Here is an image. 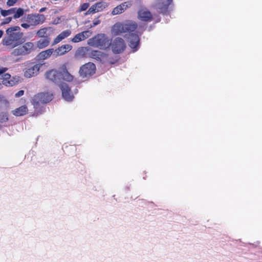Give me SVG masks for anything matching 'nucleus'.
<instances>
[{"label": "nucleus", "mask_w": 262, "mask_h": 262, "mask_svg": "<svg viewBox=\"0 0 262 262\" xmlns=\"http://www.w3.org/2000/svg\"><path fill=\"white\" fill-rule=\"evenodd\" d=\"M24 10L22 8H18L15 13L13 15V17L14 18H19L20 16H23L24 14Z\"/></svg>", "instance_id": "nucleus-33"}, {"label": "nucleus", "mask_w": 262, "mask_h": 262, "mask_svg": "<svg viewBox=\"0 0 262 262\" xmlns=\"http://www.w3.org/2000/svg\"><path fill=\"white\" fill-rule=\"evenodd\" d=\"M34 49V44L32 42H27L22 46H18L11 52L12 56H25L31 53Z\"/></svg>", "instance_id": "nucleus-6"}, {"label": "nucleus", "mask_w": 262, "mask_h": 262, "mask_svg": "<svg viewBox=\"0 0 262 262\" xmlns=\"http://www.w3.org/2000/svg\"><path fill=\"white\" fill-rule=\"evenodd\" d=\"M60 88L62 92L63 98L67 101H72L74 97L69 85L64 82L61 83L60 85Z\"/></svg>", "instance_id": "nucleus-9"}, {"label": "nucleus", "mask_w": 262, "mask_h": 262, "mask_svg": "<svg viewBox=\"0 0 262 262\" xmlns=\"http://www.w3.org/2000/svg\"><path fill=\"white\" fill-rule=\"evenodd\" d=\"M81 33H83V36H84L83 37H85V39L89 37L92 34V33L90 31H84L81 32Z\"/></svg>", "instance_id": "nucleus-37"}, {"label": "nucleus", "mask_w": 262, "mask_h": 262, "mask_svg": "<svg viewBox=\"0 0 262 262\" xmlns=\"http://www.w3.org/2000/svg\"><path fill=\"white\" fill-rule=\"evenodd\" d=\"M50 42V37L42 38L37 41L36 45L39 49H43L49 46Z\"/></svg>", "instance_id": "nucleus-24"}, {"label": "nucleus", "mask_w": 262, "mask_h": 262, "mask_svg": "<svg viewBox=\"0 0 262 262\" xmlns=\"http://www.w3.org/2000/svg\"><path fill=\"white\" fill-rule=\"evenodd\" d=\"M112 33L114 35H119L125 33L124 24L117 23L113 25L112 29Z\"/></svg>", "instance_id": "nucleus-20"}, {"label": "nucleus", "mask_w": 262, "mask_h": 262, "mask_svg": "<svg viewBox=\"0 0 262 262\" xmlns=\"http://www.w3.org/2000/svg\"><path fill=\"white\" fill-rule=\"evenodd\" d=\"M24 94V91L20 90L15 94V97L16 98L19 97Z\"/></svg>", "instance_id": "nucleus-40"}, {"label": "nucleus", "mask_w": 262, "mask_h": 262, "mask_svg": "<svg viewBox=\"0 0 262 262\" xmlns=\"http://www.w3.org/2000/svg\"><path fill=\"white\" fill-rule=\"evenodd\" d=\"M28 111V110L27 106L22 105L12 111V114L15 116L19 117L26 115Z\"/></svg>", "instance_id": "nucleus-22"}, {"label": "nucleus", "mask_w": 262, "mask_h": 262, "mask_svg": "<svg viewBox=\"0 0 262 262\" xmlns=\"http://www.w3.org/2000/svg\"><path fill=\"white\" fill-rule=\"evenodd\" d=\"M8 69L7 68H5V67L1 68H0V75H2V74H4V73H5L8 70Z\"/></svg>", "instance_id": "nucleus-41"}, {"label": "nucleus", "mask_w": 262, "mask_h": 262, "mask_svg": "<svg viewBox=\"0 0 262 262\" xmlns=\"http://www.w3.org/2000/svg\"><path fill=\"white\" fill-rule=\"evenodd\" d=\"M96 12H98V11L97 10L96 7L95 6V4L93 5L89 9V10L84 13L85 15H87L91 14H94Z\"/></svg>", "instance_id": "nucleus-29"}, {"label": "nucleus", "mask_w": 262, "mask_h": 262, "mask_svg": "<svg viewBox=\"0 0 262 262\" xmlns=\"http://www.w3.org/2000/svg\"><path fill=\"white\" fill-rule=\"evenodd\" d=\"M46 10V7H43V8H41L40 10H39V12H44L45 10Z\"/></svg>", "instance_id": "nucleus-42"}, {"label": "nucleus", "mask_w": 262, "mask_h": 262, "mask_svg": "<svg viewBox=\"0 0 262 262\" xmlns=\"http://www.w3.org/2000/svg\"><path fill=\"white\" fill-rule=\"evenodd\" d=\"M4 32L2 30H0V38L2 37Z\"/></svg>", "instance_id": "nucleus-43"}, {"label": "nucleus", "mask_w": 262, "mask_h": 262, "mask_svg": "<svg viewBox=\"0 0 262 262\" xmlns=\"http://www.w3.org/2000/svg\"><path fill=\"white\" fill-rule=\"evenodd\" d=\"M59 70H60L61 80L62 79L67 82H72L73 80L74 76L69 72L66 63L61 65Z\"/></svg>", "instance_id": "nucleus-11"}, {"label": "nucleus", "mask_w": 262, "mask_h": 262, "mask_svg": "<svg viewBox=\"0 0 262 262\" xmlns=\"http://www.w3.org/2000/svg\"><path fill=\"white\" fill-rule=\"evenodd\" d=\"M132 5V3L130 1L122 3L114 8L112 12V14L115 15L121 14L127 8H130Z\"/></svg>", "instance_id": "nucleus-15"}, {"label": "nucleus", "mask_w": 262, "mask_h": 262, "mask_svg": "<svg viewBox=\"0 0 262 262\" xmlns=\"http://www.w3.org/2000/svg\"><path fill=\"white\" fill-rule=\"evenodd\" d=\"M23 33L20 32L19 26H14L8 28L6 34L2 41V44L9 50L14 49L22 44Z\"/></svg>", "instance_id": "nucleus-1"}, {"label": "nucleus", "mask_w": 262, "mask_h": 262, "mask_svg": "<svg viewBox=\"0 0 262 262\" xmlns=\"http://www.w3.org/2000/svg\"><path fill=\"white\" fill-rule=\"evenodd\" d=\"M8 101L6 99L5 97L0 95V105L3 104H8Z\"/></svg>", "instance_id": "nucleus-36"}, {"label": "nucleus", "mask_w": 262, "mask_h": 262, "mask_svg": "<svg viewBox=\"0 0 262 262\" xmlns=\"http://www.w3.org/2000/svg\"><path fill=\"white\" fill-rule=\"evenodd\" d=\"M71 33V31L69 29L62 31L54 39L52 46H53L58 44L63 39L69 36Z\"/></svg>", "instance_id": "nucleus-19"}, {"label": "nucleus", "mask_w": 262, "mask_h": 262, "mask_svg": "<svg viewBox=\"0 0 262 262\" xmlns=\"http://www.w3.org/2000/svg\"><path fill=\"white\" fill-rule=\"evenodd\" d=\"M16 9V8H14L7 10H2L1 14L4 16H6L7 15L12 14Z\"/></svg>", "instance_id": "nucleus-31"}, {"label": "nucleus", "mask_w": 262, "mask_h": 262, "mask_svg": "<svg viewBox=\"0 0 262 262\" xmlns=\"http://www.w3.org/2000/svg\"><path fill=\"white\" fill-rule=\"evenodd\" d=\"M112 50L113 53L119 54L123 52L126 48L124 40L121 37H116L111 42Z\"/></svg>", "instance_id": "nucleus-8"}, {"label": "nucleus", "mask_w": 262, "mask_h": 262, "mask_svg": "<svg viewBox=\"0 0 262 262\" xmlns=\"http://www.w3.org/2000/svg\"><path fill=\"white\" fill-rule=\"evenodd\" d=\"M22 20L26 23L21 24V27L28 29L31 26L35 27L43 24L46 20V17L43 14L39 13L29 14L25 15Z\"/></svg>", "instance_id": "nucleus-2"}, {"label": "nucleus", "mask_w": 262, "mask_h": 262, "mask_svg": "<svg viewBox=\"0 0 262 262\" xmlns=\"http://www.w3.org/2000/svg\"><path fill=\"white\" fill-rule=\"evenodd\" d=\"M172 3V0H166V3H159L157 5L158 7L160 13L163 15H167L169 14V7Z\"/></svg>", "instance_id": "nucleus-18"}, {"label": "nucleus", "mask_w": 262, "mask_h": 262, "mask_svg": "<svg viewBox=\"0 0 262 262\" xmlns=\"http://www.w3.org/2000/svg\"><path fill=\"white\" fill-rule=\"evenodd\" d=\"M53 32L54 29L52 27H44L39 29L36 32V35L39 38L50 37Z\"/></svg>", "instance_id": "nucleus-17"}, {"label": "nucleus", "mask_w": 262, "mask_h": 262, "mask_svg": "<svg viewBox=\"0 0 262 262\" xmlns=\"http://www.w3.org/2000/svg\"><path fill=\"white\" fill-rule=\"evenodd\" d=\"M18 0H8L7 2V5L8 6H13Z\"/></svg>", "instance_id": "nucleus-38"}, {"label": "nucleus", "mask_w": 262, "mask_h": 262, "mask_svg": "<svg viewBox=\"0 0 262 262\" xmlns=\"http://www.w3.org/2000/svg\"><path fill=\"white\" fill-rule=\"evenodd\" d=\"M100 16H98L97 17L95 18L93 21V24H91L90 26V28H92L93 27H94L95 26L100 24L101 23V20L99 19Z\"/></svg>", "instance_id": "nucleus-35"}, {"label": "nucleus", "mask_w": 262, "mask_h": 262, "mask_svg": "<svg viewBox=\"0 0 262 262\" xmlns=\"http://www.w3.org/2000/svg\"><path fill=\"white\" fill-rule=\"evenodd\" d=\"M21 81V78L20 76H15L11 77L10 81L7 82V86H12L18 84Z\"/></svg>", "instance_id": "nucleus-25"}, {"label": "nucleus", "mask_w": 262, "mask_h": 262, "mask_svg": "<svg viewBox=\"0 0 262 262\" xmlns=\"http://www.w3.org/2000/svg\"><path fill=\"white\" fill-rule=\"evenodd\" d=\"M140 44V38L138 34L131 33L129 36L128 45L134 52L138 50Z\"/></svg>", "instance_id": "nucleus-14"}, {"label": "nucleus", "mask_w": 262, "mask_h": 262, "mask_svg": "<svg viewBox=\"0 0 262 262\" xmlns=\"http://www.w3.org/2000/svg\"><path fill=\"white\" fill-rule=\"evenodd\" d=\"M53 99V93L46 92L35 95L31 100V103L36 110H40L42 105L50 102Z\"/></svg>", "instance_id": "nucleus-3"}, {"label": "nucleus", "mask_w": 262, "mask_h": 262, "mask_svg": "<svg viewBox=\"0 0 262 262\" xmlns=\"http://www.w3.org/2000/svg\"><path fill=\"white\" fill-rule=\"evenodd\" d=\"M34 49V44L32 42H27L22 46H18L11 52L12 56H25L31 53Z\"/></svg>", "instance_id": "nucleus-5"}, {"label": "nucleus", "mask_w": 262, "mask_h": 262, "mask_svg": "<svg viewBox=\"0 0 262 262\" xmlns=\"http://www.w3.org/2000/svg\"><path fill=\"white\" fill-rule=\"evenodd\" d=\"M41 64L37 63L30 68H28L24 70V76L26 78H31L36 76L39 72Z\"/></svg>", "instance_id": "nucleus-12"}, {"label": "nucleus", "mask_w": 262, "mask_h": 262, "mask_svg": "<svg viewBox=\"0 0 262 262\" xmlns=\"http://www.w3.org/2000/svg\"><path fill=\"white\" fill-rule=\"evenodd\" d=\"M138 18L142 21H151L152 20L151 13L146 8L140 9L138 12Z\"/></svg>", "instance_id": "nucleus-13"}, {"label": "nucleus", "mask_w": 262, "mask_h": 262, "mask_svg": "<svg viewBox=\"0 0 262 262\" xmlns=\"http://www.w3.org/2000/svg\"><path fill=\"white\" fill-rule=\"evenodd\" d=\"M46 77L47 79L55 83H58L61 81V75H60V70L59 71L52 69L46 73Z\"/></svg>", "instance_id": "nucleus-10"}, {"label": "nucleus", "mask_w": 262, "mask_h": 262, "mask_svg": "<svg viewBox=\"0 0 262 262\" xmlns=\"http://www.w3.org/2000/svg\"><path fill=\"white\" fill-rule=\"evenodd\" d=\"M9 120L8 115L6 113H2L0 114V122L4 123L8 121Z\"/></svg>", "instance_id": "nucleus-32"}, {"label": "nucleus", "mask_w": 262, "mask_h": 262, "mask_svg": "<svg viewBox=\"0 0 262 262\" xmlns=\"http://www.w3.org/2000/svg\"><path fill=\"white\" fill-rule=\"evenodd\" d=\"M89 41L92 46L102 50L108 48L111 45L110 39L104 34H98L91 38Z\"/></svg>", "instance_id": "nucleus-4"}, {"label": "nucleus", "mask_w": 262, "mask_h": 262, "mask_svg": "<svg viewBox=\"0 0 262 262\" xmlns=\"http://www.w3.org/2000/svg\"><path fill=\"white\" fill-rule=\"evenodd\" d=\"M83 33H78L77 34H76L72 39H71V41L73 42H80L81 41H82V40H84L85 39V37H83Z\"/></svg>", "instance_id": "nucleus-26"}, {"label": "nucleus", "mask_w": 262, "mask_h": 262, "mask_svg": "<svg viewBox=\"0 0 262 262\" xmlns=\"http://www.w3.org/2000/svg\"><path fill=\"white\" fill-rule=\"evenodd\" d=\"M11 78V76L10 74L8 73L4 74L3 76V83L6 86H7V82L10 81Z\"/></svg>", "instance_id": "nucleus-30"}, {"label": "nucleus", "mask_w": 262, "mask_h": 262, "mask_svg": "<svg viewBox=\"0 0 262 262\" xmlns=\"http://www.w3.org/2000/svg\"><path fill=\"white\" fill-rule=\"evenodd\" d=\"M95 4L98 12L102 11L107 6V4L103 2H98Z\"/></svg>", "instance_id": "nucleus-28"}, {"label": "nucleus", "mask_w": 262, "mask_h": 262, "mask_svg": "<svg viewBox=\"0 0 262 262\" xmlns=\"http://www.w3.org/2000/svg\"><path fill=\"white\" fill-rule=\"evenodd\" d=\"M12 20V18L11 17H8L6 18L4 21L2 23L1 25H5L9 24Z\"/></svg>", "instance_id": "nucleus-39"}, {"label": "nucleus", "mask_w": 262, "mask_h": 262, "mask_svg": "<svg viewBox=\"0 0 262 262\" xmlns=\"http://www.w3.org/2000/svg\"><path fill=\"white\" fill-rule=\"evenodd\" d=\"M124 32H131L134 31L138 27L137 24L135 21H128L124 24Z\"/></svg>", "instance_id": "nucleus-21"}, {"label": "nucleus", "mask_w": 262, "mask_h": 262, "mask_svg": "<svg viewBox=\"0 0 262 262\" xmlns=\"http://www.w3.org/2000/svg\"><path fill=\"white\" fill-rule=\"evenodd\" d=\"M91 57L98 60H100L102 57V53L99 51L94 50L90 53Z\"/></svg>", "instance_id": "nucleus-27"}, {"label": "nucleus", "mask_w": 262, "mask_h": 262, "mask_svg": "<svg viewBox=\"0 0 262 262\" xmlns=\"http://www.w3.org/2000/svg\"><path fill=\"white\" fill-rule=\"evenodd\" d=\"M54 49H49L40 52L38 54V57L40 59L45 60L49 58L52 54L54 55Z\"/></svg>", "instance_id": "nucleus-23"}, {"label": "nucleus", "mask_w": 262, "mask_h": 262, "mask_svg": "<svg viewBox=\"0 0 262 262\" xmlns=\"http://www.w3.org/2000/svg\"><path fill=\"white\" fill-rule=\"evenodd\" d=\"M90 6L89 3H85L81 4L79 8V11L82 12L85 11Z\"/></svg>", "instance_id": "nucleus-34"}, {"label": "nucleus", "mask_w": 262, "mask_h": 262, "mask_svg": "<svg viewBox=\"0 0 262 262\" xmlns=\"http://www.w3.org/2000/svg\"><path fill=\"white\" fill-rule=\"evenodd\" d=\"M72 49V46L69 44L62 45L54 50L55 57L61 56L68 53Z\"/></svg>", "instance_id": "nucleus-16"}, {"label": "nucleus", "mask_w": 262, "mask_h": 262, "mask_svg": "<svg viewBox=\"0 0 262 262\" xmlns=\"http://www.w3.org/2000/svg\"><path fill=\"white\" fill-rule=\"evenodd\" d=\"M96 70L95 64L89 62L80 67L79 74L81 77L88 79L96 73Z\"/></svg>", "instance_id": "nucleus-7"}]
</instances>
